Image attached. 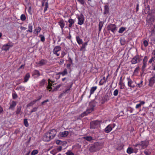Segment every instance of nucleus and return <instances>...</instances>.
<instances>
[{
  "label": "nucleus",
  "mask_w": 155,
  "mask_h": 155,
  "mask_svg": "<svg viewBox=\"0 0 155 155\" xmlns=\"http://www.w3.org/2000/svg\"><path fill=\"white\" fill-rule=\"evenodd\" d=\"M57 133L56 130L52 129L46 133L44 135L43 140L45 141H49L53 139Z\"/></svg>",
  "instance_id": "1"
},
{
  "label": "nucleus",
  "mask_w": 155,
  "mask_h": 155,
  "mask_svg": "<svg viewBox=\"0 0 155 155\" xmlns=\"http://www.w3.org/2000/svg\"><path fill=\"white\" fill-rule=\"evenodd\" d=\"M101 121L99 120H95L93 121L91 123L90 128L92 129H95L100 125Z\"/></svg>",
  "instance_id": "2"
},
{
  "label": "nucleus",
  "mask_w": 155,
  "mask_h": 155,
  "mask_svg": "<svg viewBox=\"0 0 155 155\" xmlns=\"http://www.w3.org/2000/svg\"><path fill=\"white\" fill-rule=\"evenodd\" d=\"M141 60L139 55H136L132 59L131 61V64H135L137 63L140 62Z\"/></svg>",
  "instance_id": "3"
},
{
  "label": "nucleus",
  "mask_w": 155,
  "mask_h": 155,
  "mask_svg": "<svg viewBox=\"0 0 155 155\" xmlns=\"http://www.w3.org/2000/svg\"><path fill=\"white\" fill-rule=\"evenodd\" d=\"M149 140H146L141 141L140 142V146L141 149H144L146 148L149 144Z\"/></svg>",
  "instance_id": "4"
},
{
  "label": "nucleus",
  "mask_w": 155,
  "mask_h": 155,
  "mask_svg": "<svg viewBox=\"0 0 155 155\" xmlns=\"http://www.w3.org/2000/svg\"><path fill=\"white\" fill-rule=\"evenodd\" d=\"M107 28L108 30L111 31L114 33L117 30L116 26L114 24H109L107 26Z\"/></svg>",
  "instance_id": "5"
},
{
  "label": "nucleus",
  "mask_w": 155,
  "mask_h": 155,
  "mask_svg": "<svg viewBox=\"0 0 155 155\" xmlns=\"http://www.w3.org/2000/svg\"><path fill=\"white\" fill-rule=\"evenodd\" d=\"M127 85L128 87L132 88H134L136 87L135 83H136L133 81L130 77L127 78Z\"/></svg>",
  "instance_id": "6"
},
{
  "label": "nucleus",
  "mask_w": 155,
  "mask_h": 155,
  "mask_svg": "<svg viewBox=\"0 0 155 155\" xmlns=\"http://www.w3.org/2000/svg\"><path fill=\"white\" fill-rule=\"evenodd\" d=\"M61 50V47L60 46H56L54 48L53 52L54 54H56L57 56H59L60 55V54L58 52L60 51Z\"/></svg>",
  "instance_id": "7"
},
{
  "label": "nucleus",
  "mask_w": 155,
  "mask_h": 155,
  "mask_svg": "<svg viewBox=\"0 0 155 155\" xmlns=\"http://www.w3.org/2000/svg\"><path fill=\"white\" fill-rule=\"evenodd\" d=\"M77 18L78 20V24L80 25H82L84 23V18L83 15H81L78 16Z\"/></svg>",
  "instance_id": "8"
},
{
  "label": "nucleus",
  "mask_w": 155,
  "mask_h": 155,
  "mask_svg": "<svg viewBox=\"0 0 155 155\" xmlns=\"http://www.w3.org/2000/svg\"><path fill=\"white\" fill-rule=\"evenodd\" d=\"M13 46V44L11 43H8L4 45L2 47V50H3L7 51L8 50L10 47H12Z\"/></svg>",
  "instance_id": "9"
},
{
  "label": "nucleus",
  "mask_w": 155,
  "mask_h": 155,
  "mask_svg": "<svg viewBox=\"0 0 155 155\" xmlns=\"http://www.w3.org/2000/svg\"><path fill=\"white\" fill-rule=\"evenodd\" d=\"M69 132L67 131H64L62 132H60L59 133L58 136L59 137H65L68 134Z\"/></svg>",
  "instance_id": "10"
},
{
  "label": "nucleus",
  "mask_w": 155,
  "mask_h": 155,
  "mask_svg": "<svg viewBox=\"0 0 155 155\" xmlns=\"http://www.w3.org/2000/svg\"><path fill=\"white\" fill-rule=\"evenodd\" d=\"M58 24L60 26L62 30L63 31V28H64L65 25V23L63 20L62 19H61L58 22Z\"/></svg>",
  "instance_id": "11"
},
{
  "label": "nucleus",
  "mask_w": 155,
  "mask_h": 155,
  "mask_svg": "<svg viewBox=\"0 0 155 155\" xmlns=\"http://www.w3.org/2000/svg\"><path fill=\"white\" fill-rule=\"evenodd\" d=\"M155 61V49L154 50L152 53L151 58L149 61V63L151 64L153 61Z\"/></svg>",
  "instance_id": "12"
},
{
  "label": "nucleus",
  "mask_w": 155,
  "mask_h": 155,
  "mask_svg": "<svg viewBox=\"0 0 155 155\" xmlns=\"http://www.w3.org/2000/svg\"><path fill=\"white\" fill-rule=\"evenodd\" d=\"M93 110V108L88 109L87 110L86 112H84L81 114V116L82 117H84V116L87 115L88 114L91 112Z\"/></svg>",
  "instance_id": "13"
},
{
  "label": "nucleus",
  "mask_w": 155,
  "mask_h": 155,
  "mask_svg": "<svg viewBox=\"0 0 155 155\" xmlns=\"http://www.w3.org/2000/svg\"><path fill=\"white\" fill-rule=\"evenodd\" d=\"M155 82V77L154 76L151 78L149 80V85L151 87L153 85Z\"/></svg>",
  "instance_id": "14"
},
{
  "label": "nucleus",
  "mask_w": 155,
  "mask_h": 155,
  "mask_svg": "<svg viewBox=\"0 0 155 155\" xmlns=\"http://www.w3.org/2000/svg\"><path fill=\"white\" fill-rule=\"evenodd\" d=\"M17 104V103L15 101H12L10 104L9 109L14 110L15 107Z\"/></svg>",
  "instance_id": "15"
},
{
  "label": "nucleus",
  "mask_w": 155,
  "mask_h": 155,
  "mask_svg": "<svg viewBox=\"0 0 155 155\" xmlns=\"http://www.w3.org/2000/svg\"><path fill=\"white\" fill-rule=\"evenodd\" d=\"M109 76V75L107 76V78H106L105 77H103V78L101 79L99 82V85H102L104 83L106 82L108 77Z\"/></svg>",
  "instance_id": "16"
},
{
  "label": "nucleus",
  "mask_w": 155,
  "mask_h": 155,
  "mask_svg": "<svg viewBox=\"0 0 155 155\" xmlns=\"http://www.w3.org/2000/svg\"><path fill=\"white\" fill-rule=\"evenodd\" d=\"M30 77V74L29 73H27L24 77V81H23L24 83L27 82L29 80Z\"/></svg>",
  "instance_id": "17"
},
{
  "label": "nucleus",
  "mask_w": 155,
  "mask_h": 155,
  "mask_svg": "<svg viewBox=\"0 0 155 155\" xmlns=\"http://www.w3.org/2000/svg\"><path fill=\"white\" fill-rule=\"evenodd\" d=\"M75 21V20L71 18H69L68 20V22L69 23L68 27L69 28H71L72 26V25L74 23Z\"/></svg>",
  "instance_id": "18"
},
{
  "label": "nucleus",
  "mask_w": 155,
  "mask_h": 155,
  "mask_svg": "<svg viewBox=\"0 0 155 155\" xmlns=\"http://www.w3.org/2000/svg\"><path fill=\"white\" fill-rule=\"evenodd\" d=\"M52 81V80L50 79L48 80V85L47 87L48 89L49 90V91H50L51 90L52 88V84L51 83Z\"/></svg>",
  "instance_id": "19"
},
{
  "label": "nucleus",
  "mask_w": 155,
  "mask_h": 155,
  "mask_svg": "<svg viewBox=\"0 0 155 155\" xmlns=\"http://www.w3.org/2000/svg\"><path fill=\"white\" fill-rule=\"evenodd\" d=\"M47 63V61L46 60L42 59L38 61V64L40 66H43L45 64Z\"/></svg>",
  "instance_id": "20"
},
{
  "label": "nucleus",
  "mask_w": 155,
  "mask_h": 155,
  "mask_svg": "<svg viewBox=\"0 0 155 155\" xmlns=\"http://www.w3.org/2000/svg\"><path fill=\"white\" fill-rule=\"evenodd\" d=\"M112 128L110 125H108L105 129L104 131L106 133H108L112 130Z\"/></svg>",
  "instance_id": "21"
},
{
  "label": "nucleus",
  "mask_w": 155,
  "mask_h": 155,
  "mask_svg": "<svg viewBox=\"0 0 155 155\" xmlns=\"http://www.w3.org/2000/svg\"><path fill=\"white\" fill-rule=\"evenodd\" d=\"M41 30V28L38 26L34 31V33L37 35Z\"/></svg>",
  "instance_id": "22"
},
{
  "label": "nucleus",
  "mask_w": 155,
  "mask_h": 155,
  "mask_svg": "<svg viewBox=\"0 0 155 155\" xmlns=\"http://www.w3.org/2000/svg\"><path fill=\"white\" fill-rule=\"evenodd\" d=\"M140 103L137 104L135 108L136 109H138L139 107H141L142 105H143L145 104V102L143 101H140Z\"/></svg>",
  "instance_id": "23"
},
{
  "label": "nucleus",
  "mask_w": 155,
  "mask_h": 155,
  "mask_svg": "<svg viewBox=\"0 0 155 155\" xmlns=\"http://www.w3.org/2000/svg\"><path fill=\"white\" fill-rule=\"evenodd\" d=\"M97 88V86L93 87L91 88L90 91V95L89 97H90L91 95L94 93V91L96 90Z\"/></svg>",
  "instance_id": "24"
},
{
  "label": "nucleus",
  "mask_w": 155,
  "mask_h": 155,
  "mask_svg": "<svg viewBox=\"0 0 155 155\" xmlns=\"http://www.w3.org/2000/svg\"><path fill=\"white\" fill-rule=\"evenodd\" d=\"M104 14H107L109 12V8L108 6L107 5H105L104 7Z\"/></svg>",
  "instance_id": "25"
},
{
  "label": "nucleus",
  "mask_w": 155,
  "mask_h": 155,
  "mask_svg": "<svg viewBox=\"0 0 155 155\" xmlns=\"http://www.w3.org/2000/svg\"><path fill=\"white\" fill-rule=\"evenodd\" d=\"M25 89V87L24 86H18L16 89V90L21 91H24Z\"/></svg>",
  "instance_id": "26"
},
{
  "label": "nucleus",
  "mask_w": 155,
  "mask_h": 155,
  "mask_svg": "<svg viewBox=\"0 0 155 155\" xmlns=\"http://www.w3.org/2000/svg\"><path fill=\"white\" fill-rule=\"evenodd\" d=\"M33 75H36V77H38L40 75L39 71L37 70H35L34 71L33 73Z\"/></svg>",
  "instance_id": "27"
},
{
  "label": "nucleus",
  "mask_w": 155,
  "mask_h": 155,
  "mask_svg": "<svg viewBox=\"0 0 155 155\" xmlns=\"http://www.w3.org/2000/svg\"><path fill=\"white\" fill-rule=\"evenodd\" d=\"M68 74V71L66 68H65L63 72L59 73V74H61L63 76L67 74Z\"/></svg>",
  "instance_id": "28"
},
{
  "label": "nucleus",
  "mask_w": 155,
  "mask_h": 155,
  "mask_svg": "<svg viewBox=\"0 0 155 155\" xmlns=\"http://www.w3.org/2000/svg\"><path fill=\"white\" fill-rule=\"evenodd\" d=\"M28 29L27 31V32H32L33 26L31 24H30L28 25Z\"/></svg>",
  "instance_id": "29"
},
{
  "label": "nucleus",
  "mask_w": 155,
  "mask_h": 155,
  "mask_svg": "<svg viewBox=\"0 0 155 155\" xmlns=\"http://www.w3.org/2000/svg\"><path fill=\"white\" fill-rule=\"evenodd\" d=\"M133 149L131 147H129L127 149V152L129 154H130L133 152Z\"/></svg>",
  "instance_id": "30"
},
{
  "label": "nucleus",
  "mask_w": 155,
  "mask_h": 155,
  "mask_svg": "<svg viewBox=\"0 0 155 155\" xmlns=\"http://www.w3.org/2000/svg\"><path fill=\"white\" fill-rule=\"evenodd\" d=\"M46 83V80L44 79H43L40 82L39 85L41 87L43 86Z\"/></svg>",
  "instance_id": "31"
},
{
  "label": "nucleus",
  "mask_w": 155,
  "mask_h": 155,
  "mask_svg": "<svg viewBox=\"0 0 155 155\" xmlns=\"http://www.w3.org/2000/svg\"><path fill=\"white\" fill-rule=\"evenodd\" d=\"M76 40L78 43L80 45L81 44L83 43V41L79 37H76Z\"/></svg>",
  "instance_id": "32"
},
{
  "label": "nucleus",
  "mask_w": 155,
  "mask_h": 155,
  "mask_svg": "<svg viewBox=\"0 0 155 155\" xmlns=\"http://www.w3.org/2000/svg\"><path fill=\"white\" fill-rule=\"evenodd\" d=\"M21 106L17 107V110L16 111V113L18 115L20 114L21 110Z\"/></svg>",
  "instance_id": "33"
},
{
  "label": "nucleus",
  "mask_w": 155,
  "mask_h": 155,
  "mask_svg": "<svg viewBox=\"0 0 155 155\" xmlns=\"http://www.w3.org/2000/svg\"><path fill=\"white\" fill-rule=\"evenodd\" d=\"M104 23L102 21H100L99 24V31L100 32L102 27L103 26Z\"/></svg>",
  "instance_id": "34"
},
{
  "label": "nucleus",
  "mask_w": 155,
  "mask_h": 155,
  "mask_svg": "<svg viewBox=\"0 0 155 155\" xmlns=\"http://www.w3.org/2000/svg\"><path fill=\"white\" fill-rule=\"evenodd\" d=\"M20 19L23 21H25L26 19V17L25 15L24 14H22L21 16Z\"/></svg>",
  "instance_id": "35"
},
{
  "label": "nucleus",
  "mask_w": 155,
  "mask_h": 155,
  "mask_svg": "<svg viewBox=\"0 0 155 155\" xmlns=\"http://www.w3.org/2000/svg\"><path fill=\"white\" fill-rule=\"evenodd\" d=\"M37 100H35L33 101L30 102L29 104H27V106L28 107H30L32 106L36 102V101H37Z\"/></svg>",
  "instance_id": "36"
},
{
  "label": "nucleus",
  "mask_w": 155,
  "mask_h": 155,
  "mask_svg": "<svg viewBox=\"0 0 155 155\" xmlns=\"http://www.w3.org/2000/svg\"><path fill=\"white\" fill-rule=\"evenodd\" d=\"M83 138L84 139L88 141H90L92 139V138L91 136H87L85 137H84Z\"/></svg>",
  "instance_id": "37"
},
{
  "label": "nucleus",
  "mask_w": 155,
  "mask_h": 155,
  "mask_svg": "<svg viewBox=\"0 0 155 155\" xmlns=\"http://www.w3.org/2000/svg\"><path fill=\"white\" fill-rule=\"evenodd\" d=\"M148 58L147 56H145L144 57L143 60V64H147V61Z\"/></svg>",
  "instance_id": "38"
},
{
  "label": "nucleus",
  "mask_w": 155,
  "mask_h": 155,
  "mask_svg": "<svg viewBox=\"0 0 155 155\" xmlns=\"http://www.w3.org/2000/svg\"><path fill=\"white\" fill-rule=\"evenodd\" d=\"M38 152L37 150H33L31 153V155H35L38 153Z\"/></svg>",
  "instance_id": "39"
},
{
  "label": "nucleus",
  "mask_w": 155,
  "mask_h": 155,
  "mask_svg": "<svg viewBox=\"0 0 155 155\" xmlns=\"http://www.w3.org/2000/svg\"><path fill=\"white\" fill-rule=\"evenodd\" d=\"M12 97L14 99H15L18 97V95L15 92H14L12 93Z\"/></svg>",
  "instance_id": "40"
},
{
  "label": "nucleus",
  "mask_w": 155,
  "mask_h": 155,
  "mask_svg": "<svg viewBox=\"0 0 155 155\" xmlns=\"http://www.w3.org/2000/svg\"><path fill=\"white\" fill-rule=\"evenodd\" d=\"M125 28L122 27L119 29L118 32L119 33H122L125 31Z\"/></svg>",
  "instance_id": "41"
},
{
  "label": "nucleus",
  "mask_w": 155,
  "mask_h": 155,
  "mask_svg": "<svg viewBox=\"0 0 155 155\" xmlns=\"http://www.w3.org/2000/svg\"><path fill=\"white\" fill-rule=\"evenodd\" d=\"M77 1L82 5H84L85 3V0H77Z\"/></svg>",
  "instance_id": "42"
},
{
  "label": "nucleus",
  "mask_w": 155,
  "mask_h": 155,
  "mask_svg": "<svg viewBox=\"0 0 155 155\" xmlns=\"http://www.w3.org/2000/svg\"><path fill=\"white\" fill-rule=\"evenodd\" d=\"M24 124L26 127H28V124L27 121V120L26 119H25L24 121Z\"/></svg>",
  "instance_id": "43"
},
{
  "label": "nucleus",
  "mask_w": 155,
  "mask_h": 155,
  "mask_svg": "<svg viewBox=\"0 0 155 155\" xmlns=\"http://www.w3.org/2000/svg\"><path fill=\"white\" fill-rule=\"evenodd\" d=\"M44 5H45V8H44V12H45L46 11H47V8L48 7V3L47 2H46L45 3V4Z\"/></svg>",
  "instance_id": "44"
},
{
  "label": "nucleus",
  "mask_w": 155,
  "mask_h": 155,
  "mask_svg": "<svg viewBox=\"0 0 155 155\" xmlns=\"http://www.w3.org/2000/svg\"><path fill=\"white\" fill-rule=\"evenodd\" d=\"M39 37L41 38V40L42 42H44L45 41V37L41 35H40L39 36Z\"/></svg>",
  "instance_id": "45"
},
{
  "label": "nucleus",
  "mask_w": 155,
  "mask_h": 155,
  "mask_svg": "<svg viewBox=\"0 0 155 155\" xmlns=\"http://www.w3.org/2000/svg\"><path fill=\"white\" fill-rule=\"evenodd\" d=\"M118 90L117 89H116L114 91V93H113L114 95L115 96H117L118 95Z\"/></svg>",
  "instance_id": "46"
},
{
  "label": "nucleus",
  "mask_w": 155,
  "mask_h": 155,
  "mask_svg": "<svg viewBox=\"0 0 155 155\" xmlns=\"http://www.w3.org/2000/svg\"><path fill=\"white\" fill-rule=\"evenodd\" d=\"M56 143L58 145L62 144V142L60 140H57L55 141Z\"/></svg>",
  "instance_id": "47"
},
{
  "label": "nucleus",
  "mask_w": 155,
  "mask_h": 155,
  "mask_svg": "<svg viewBox=\"0 0 155 155\" xmlns=\"http://www.w3.org/2000/svg\"><path fill=\"white\" fill-rule=\"evenodd\" d=\"M72 84H71L69 87H68V88L65 89L64 90V93H67L68 91H69L70 89L72 87Z\"/></svg>",
  "instance_id": "48"
},
{
  "label": "nucleus",
  "mask_w": 155,
  "mask_h": 155,
  "mask_svg": "<svg viewBox=\"0 0 155 155\" xmlns=\"http://www.w3.org/2000/svg\"><path fill=\"white\" fill-rule=\"evenodd\" d=\"M143 44L144 46L146 47L148 46V42L147 40H145L143 41Z\"/></svg>",
  "instance_id": "49"
},
{
  "label": "nucleus",
  "mask_w": 155,
  "mask_h": 155,
  "mask_svg": "<svg viewBox=\"0 0 155 155\" xmlns=\"http://www.w3.org/2000/svg\"><path fill=\"white\" fill-rule=\"evenodd\" d=\"M144 153L146 155H149L150 154V152L147 150H145Z\"/></svg>",
  "instance_id": "50"
},
{
  "label": "nucleus",
  "mask_w": 155,
  "mask_h": 155,
  "mask_svg": "<svg viewBox=\"0 0 155 155\" xmlns=\"http://www.w3.org/2000/svg\"><path fill=\"white\" fill-rule=\"evenodd\" d=\"M66 54V53L65 51H62L61 53V57L63 58Z\"/></svg>",
  "instance_id": "51"
},
{
  "label": "nucleus",
  "mask_w": 155,
  "mask_h": 155,
  "mask_svg": "<svg viewBox=\"0 0 155 155\" xmlns=\"http://www.w3.org/2000/svg\"><path fill=\"white\" fill-rule=\"evenodd\" d=\"M139 67H137L135 69L134 71V73H137L138 72L139 70Z\"/></svg>",
  "instance_id": "52"
},
{
  "label": "nucleus",
  "mask_w": 155,
  "mask_h": 155,
  "mask_svg": "<svg viewBox=\"0 0 155 155\" xmlns=\"http://www.w3.org/2000/svg\"><path fill=\"white\" fill-rule=\"evenodd\" d=\"M37 108H38L36 107H34L32 110H31L30 111V112L31 113H32L33 112L36 111L37 110Z\"/></svg>",
  "instance_id": "53"
},
{
  "label": "nucleus",
  "mask_w": 155,
  "mask_h": 155,
  "mask_svg": "<svg viewBox=\"0 0 155 155\" xmlns=\"http://www.w3.org/2000/svg\"><path fill=\"white\" fill-rule=\"evenodd\" d=\"M86 47H85L83 45H82V46L81 47L80 50L81 51H85V48Z\"/></svg>",
  "instance_id": "54"
},
{
  "label": "nucleus",
  "mask_w": 155,
  "mask_h": 155,
  "mask_svg": "<svg viewBox=\"0 0 155 155\" xmlns=\"http://www.w3.org/2000/svg\"><path fill=\"white\" fill-rule=\"evenodd\" d=\"M64 59H61L58 63L59 64H62L64 63Z\"/></svg>",
  "instance_id": "55"
},
{
  "label": "nucleus",
  "mask_w": 155,
  "mask_h": 155,
  "mask_svg": "<svg viewBox=\"0 0 155 155\" xmlns=\"http://www.w3.org/2000/svg\"><path fill=\"white\" fill-rule=\"evenodd\" d=\"M17 83L18 84H19L20 83H21L22 82V79H19L17 81Z\"/></svg>",
  "instance_id": "56"
},
{
  "label": "nucleus",
  "mask_w": 155,
  "mask_h": 155,
  "mask_svg": "<svg viewBox=\"0 0 155 155\" xmlns=\"http://www.w3.org/2000/svg\"><path fill=\"white\" fill-rule=\"evenodd\" d=\"M66 154L67 155H74L73 153L70 151L67 152Z\"/></svg>",
  "instance_id": "57"
},
{
  "label": "nucleus",
  "mask_w": 155,
  "mask_h": 155,
  "mask_svg": "<svg viewBox=\"0 0 155 155\" xmlns=\"http://www.w3.org/2000/svg\"><path fill=\"white\" fill-rule=\"evenodd\" d=\"M120 43L121 45H124V41L123 40L121 39L120 40Z\"/></svg>",
  "instance_id": "58"
},
{
  "label": "nucleus",
  "mask_w": 155,
  "mask_h": 155,
  "mask_svg": "<svg viewBox=\"0 0 155 155\" xmlns=\"http://www.w3.org/2000/svg\"><path fill=\"white\" fill-rule=\"evenodd\" d=\"M124 84H123L122 85H120V89H122L124 88Z\"/></svg>",
  "instance_id": "59"
},
{
  "label": "nucleus",
  "mask_w": 155,
  "mask_h": 155,
  "mask_svg": "<svg viewBox=\"0 0 155 155\" xmlns=\"http://www.w3.org/2000/svg\"><path fill=\"white\" fill-rule=\"evenodd\" d=\"M3 111V110L2 107L0 106V114L2 113Z\"/></svg>",
  "instance_id": "60"
},
{
  "label": "nucleus",
  "mask_w": 155,
  "mask_h": 155,
  "mask_svg": "<svg viewBox=\"0 0 155 155\" xmlns=\"http://www.w3.org/2000/svg\"><path fill=\"white\" fill-rule=\"evenodd\" d=\"M62 86V84H60L58 85L55 87V89L56 90L58 89L61 86Z\"/></svg>",
  "instance_id": "61"
},
{
  "label": "nucleus",
  "mask_w": 155,
  "mask_h": 155,
  "mask_svg": "<svg viewBox=\"0 0 155 155\" xmlns=\"http://www.w3.org/2000/svg\"><path fill=\"white\" fill-rule=\"evenodd\" d=\"M62 148V147H59L57 148V150L58 151H61Z\"/></svg>",
  "instance_id": "62"
},
{
  "label": "nucleus",
  "mask_w": 155,
  "mask_h": 155,
  "mask_svg": "<svg viewBox=\"0 0 155 155\" xmlns=\"http://www.w3.org/2000/svg\"><path fill=\"white\" fill-rule=\"evenodd\" d=\"M49 101V100H48L47 99L46 100H45L44 101H43V102H42V103H41V104L42 105H43L45 103H46L47 102H48Z\"/></svg>",
  "instance_id": "63"
},
{
  "label": "nucleus",
  "mask_w": 155,
  "mask_h": 155,
  "mask_svg": "<svg viewBox=\"0 0 155 155\" xmlns=\"http://www.w3.org/2000/svg\"><path fill=\"white\" fill-rule=\"evenodd\" d=\"M71 63H70V64L69 63V64H67V67L68 68H69L71 66Z\"/></svg>",
  "instance_id": "64"
}]
</instances>
